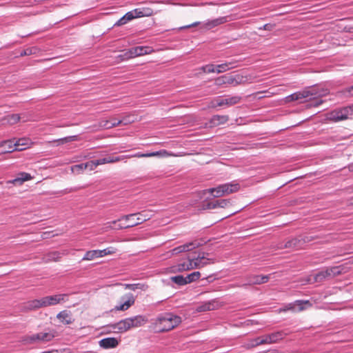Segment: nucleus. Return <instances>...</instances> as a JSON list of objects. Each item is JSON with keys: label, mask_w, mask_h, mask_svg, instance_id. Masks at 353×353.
<instances>
[{"label": "nucleus", "mask_w": 353, "mask_h": 353, "mask_svg": "<svg viewBox=\"0 0 353 353\" xmlns=\"http://www.w3.org/2000/svg\"><path fill=\"white\" fill-rule=\"evenodd\" d=\"M181 323V318L172 313H165L159 315L152 324V327L156 332H168Z\"/></svg>", "instance_id": "obj_1"}, {"label": "nucleus", "mask_w": 353, "mask_h": 353, "mask_svg": "<svg viewBox=\"0 0 353 353\" xmlns=\"http://www.w3.org/2000/svg\"><path fill=\"white\" fill-rule=\"evenodd\" d=\"M148 322V319L143 315H137L125 318L112 325L117 333H124L128 330L143 326Z\"/></svg>", "instance_id": "obj_2"}, {"label": "nucleus", "mask_w": 353, "mask_h": 353, "mask_svg": "<svg viewBox=\"0 0 353 353\" xmlns=\"http://www.w3.org/2000/svg\"><path fill=\"white\" fill-rule=\"evenodd\" d=\"M178 157V155L172 154L169 153L168 151L163 150L157 152H153L150 153H136L132 155H124V156H109L103 159H100L101 165L106 163H114L121 161H123L126 159L130 158H141V157Z\"/></svg>", "instance_id": "obj_3"}, {"label": "nucleus", "mask_w": 353, "mask_h": 353, "mask_svg": "<svg viewBox=\"0 0 353 353\" xmlns=\"http://www.w3.org/2000/svg\"><path fill=\"white\" fill-rule=\"evenodd\" d=\"M152 217L150 211L143 210L140 212L130 214L121 216L119 219L111 221L110 224H116L119 221H125L129 228L140 225Z\"/></svg>", "instance_id": "obj_4"}, {"label": "nucleus", "mask_w": 353, "mask_h": 353, "mask_svg": "<svg viewBox=\"0 0 353 353\" xmlns=\"http://www.w3.org/2000/svg\"><path fill=\"white\" fill-rule=\"evenodd\" d=\"M327 94V90H322V93H320L316 88H308L302 91L294 92L285 98V102L289 103L294 101H297L308 97H314L316 96L323 97Z\"/></svg>", "instance_id": "obj_5"}, {"label": "nucleus", "mask_w": 353, "mask_h": 353, "mask_svg": "<svg viewBox=\"0 0 353 353\" xmlns=\"http://www.w3.org/2000/svg\"><path fill=\"white\" fill-rule=\"evenodd\" d=\"M55 337V331L39 332L31 336H26L22 342L24 344H33L36 343H46L52 341Z\"/></svg>", "instance_id": "obj_6"}, {"label": "nucleus", "mask_w": 353, "mask_h": 353, "mask_svg": "<svg viewBox=\"0 0 353 353\" xmlns=\"http://www.w3.org/2000/svg\"><path fill=\"white\" fill-rule=\"evenodd\" d=\"M251 79H248L246 77L241 75L230 76L223 75L215 79V84L218 86L223 85L224 84H231L233 85H237L239 84H245L252 83Z\"/></svg>", "instance_id": "obj_7"}, {"label": "nucleus", "mask_w": 353, "mask_h": 353, "mask_svg": "<svg viewBox=\"0 0 353 353\" xmlns=\"http://www.w3.org/2000/svg\"><path fill=\"white\" fill-rule=\"evenodd\" d=\"M342 269L341 266L327 268L325 270H323L315 274L314 277V281L322 282L325 279H329L339 276L341 274Z\"/></svg>", "instance_id": "obj_8"}, {"label": "nucleus", "mask_w": 353, "mask_h": 353, "mask_svg": "<svg viewBox=\"0 0 353 353\" xmlns=\"http://www.w3.org/2000/svg\"><path fill=\"white\" fill-rule=\"evenodd\" d=\"M352 113V110L350 107H345L340 109L334 110L327 114L328 120L333 122L344 121L348 119L349 116Z\"/></svg>", "instance_id": "obj_9"}, {"label": "nucleus", "mask_w": 353, "mask_h": 353, "mask_svg": "<svg viewBox=\"0 0 353 353\" xmlns=\"http://www.w3.org/2000/svg\"><path fill=\"white\" fill-rule=\"evenodd\" d=\"M68 301V295L66 294H58L41 298L43 307L55 305Z\"/></svg>", "instance_id": "obj_10"}, {"label": "nucleus", "mask_w": 353, "mask_h": 353, "mask_svg": "<svg viewBox=\"0 0 353 353\" xmlns=\"http://www.w3.org/2000/svg\"><path fill=\"white\" fill-rule=\"evenodd\" d=\"M241 100V97L238 95L229 97L225 99L216 98L211 102L210 107L215 108L216 106L223 105L231 106L239 103Z\"/></svg>", "instance_id": "obj_11"}, {"label": "nucleus", "mask_w": 353, "mask_h": 353, "mask_svg": "<svg viewBox=\"0 0 353 353\" xmlns=\"http://www.w3.org/2000/svg\"><path fill=\"white\" fill-rule=\"evenodd\" d=\"M309 237L303 238H294L287 241L285 243L281 244L278 247L279 249L292 248V249H301L304 243L310 241Z\"/></svg>", "instance_id": "obj_12"}, {"label": "nucleus", "mask_w": 353, "mask_h": 353, "mask_svg": "<svg viewBox=\"0 0 353 353\" xmlns=\"http://www.w3.org/2000/svg\"><path fill=\"white\" fill-rule=\"evenodd\" d=\"M153 49L150 46H137L130 48L128 52L124 54V56L127 59L136 57L138 56H143L145 54H151L153 52Z\"/></svg>", "instance_id": "obj_13"}, {"label": "nucleus", "mask_w": 353, "mask_h": 353, "mask_svg": "<svg viewBox=\"0 0 353 353\" xmlns=\"http://www.w3.org/2000/svg\"><path fill=\"white\" fill-rule=\"evenodd\" d=\"M270 275H258V274H250L247 276L246 281L247 283L243 284L242 285H237L238 287H245L247 285H261L267 283L270 278Z\"/></svg>", "instance_id": "obj_14"}, {"label": "nucleus", "mask_w": 353, "mask_h": 353, "mask_svg": "<svg viewBox=\"0 0 353 353\" xmlns=\"http://www.w3.org/2000/svg\"><path fill=\"white\" fill-rule=\"evenodd\" d=\"M201 243L196 241H191L183 245H179L171 250L169 252L171 255H177L182 252L191 251L196 248H199Z\"/></svg>", "instance_id": "obj_15"}, {"label": "nucleus", "mask_w": 353, "mask_h": 353, "mask_svg": "<svg viewBox=\"0 0 353 353\" xmlns=\"http://www.w3.org/2000/svg\"><path fill=\"white\" fill-rule=\"evenodd\" d=\"M43 308L41 298L28 301L21 305V310L23 312H29Z\"/></svg>", "instance_id": "obj_16"}, {"label": "nucleus", "mask_w": 353, "mask_h": 353, "mask_svg": "<svg viewBox=\"0 0 353 353\" xmlns=\"http://www.w3.org/2000/svg\"><path fill=\"white\" fill-rule=\"evenodd\" d=\"M193 270L192 260L190 257L185 261H181L177 265L171 268V272H182Z\"/></svg>", "instance_id": "obj_17"}, {"label": "nucleus", "mask_w": 353, "mask_h": 353, "mask_svg": "<svg viewBox=\"0 0 353 353\" xmlns=\"http://www.w3.org/2000/svg\"><path fill=\"white\" fill-rule=\"evenodd\" d=\"M121 300L123 301V303L119 305H116L114 308L115 311H126L132 305L134 304L135 299L134 296L129 293L126 294L121 297Z\"/></svg>", "instance_id": "obj_18"}, {"label": "nucleus", "mask_w": 353, "mask_h": 353, "mask_svg": "<svg viewBox=\"0 0 353 353\" xmlns=\"http://www.w3.org/2000/svg\"><path fill=\"white\" fill-rule=\"evenodd\" d=\"M192 263H193V270L194 269H200L202 268L209 264H212L214 263V260L207 258L203 254L202 256L199 255L196 258H192Z\"/></svg>", "instance_id": "obj_19"}, {"label": "nucleus", "mask_w": 353, "mask_h": 353, "mask_svg": "<svg viewBox=\"0 0 353 353\" xmlns=\"http://www.w3.org/2000/svg\"><path fill=\"white\" fill-rule=\"evenodd\" d=\"M13 140L14 143V147L17 148V151H22L27 148H31L34 145V143L28 137H23Z\"/></svg>", "instance_id": "obj_20"}, {"label": "nucleus", "mask_w": 353, "mask_h": 353, "mask_svg": "<svg viewBox=\"0 0 353 353\" xmlns=\"http://www.w3.org/2000/svg\"><path fill=\"white\" fill-rule=\"evenodd\" d=\"M230 17H221L215 19L208 21L204 23L202 26V28L206 30H210L213 28H215L219 25L223 24L228 21H230L231 19H229Z\"/></svg>", "instance_id": "obj_21"}, {"label": "nucleus", "mask_w": 353, "mask_h": 353, "mask_svg": "<svg viewBox=\"0 0 353 353\" xmlns=\"http://www.w3.org/2000/svg\"><path fill=\"white\" fill-rule=\"evenodd\" d=\"M224 195H228L239 191L241 185L236 181L221 185Z\"/></svg>", "instance_id": "obj_22"}, {"label": "nucleus", "mask_w": 353, "mask_h": 353, "mask_svg": "<svg viewBox=\"0 0 353 353\" xmlns=\"http://www.w3.org/2000/svg\"><path fill=\"white\" fill-rule=\"evenodd\" d=\"M57 318L65 325H70L74 321L72 312L68 310L61 311L57 314Z\"/></svg>", "instance_id": "obj_23"}, {"label": "nucleus", "mask_w": 353, "mask_h": 353, "mask_svg": "<svg viewBox=\"0 0 353 353\" xmlns=\"http://www.w3.org/2000/svg\"><path fill=\"white\" fill-rule=\"evenodd\" d=\"M14 151H17V148L14 147L13 139L6 140L0 143V155Z\"/></svg>", "instance_id": "obj_24"}, {"label": "nucleus", "mask_w": 353, "mask_h": 353, "mask_svg": "<svg viewBox=\"0 0 353 353\" xmlns=\"http://www.w3.org/2000/svg\"><path fill=\"white\" fill-rule=\"evenodd\" d=\"M219 307V303L216 300H212L202 303L198 306L196 310L199 312L214 310Z\"/></svg>", "instance_id": "obj_25"}, {"label": "nucleus", "mask_w": 353, "mask_h": 353, "mask_svg": "<svg viewBox=\"0 0 353 353\" xmlns=\"http://www.w3.org/2000/svg\"><path fill=\"white\" fill-rule=\"evenodd\" d=\"M118 344L117 339L114 337L105 338L99 341V345L105 349L116 347Z\"/></svg>", "instance_id": "obj_26"}, {"label": "nucleus", "mask_w": 353, "mask_h": 353, "mask_svg": "<svg viewBox=\"0 0 353 353\" xmlns=\"http://www.w3.org/2000/svg\"><path fill=\"white\" fill-rule=\"evenodd\" d=\"M229 120L228 115H214L210 121V127L217 126L225 123Z\"/></svg>", "instance_id": "obj_27"}, {"label": "nucleus", "mask_w": 353, "mask_h": 353, "mask_svg": "<svg viewBox=\"0 0 353 353\" xmlns=\"http://www.w3.org/2000/svg\"><path fill=\"white\" fill-rule=\"evenodd\" d=\"M134 14V19L142 17H149L153 13L152 10L149 8H137L132 10Z\"/></svg>", "instance_id": "obj_28"}, {"label": "nucleus", "mask_w": 353, "mask_h": 353, "mask_svg": "<svg viewBox=\"0 0 353 353\" xmlns=\"http://www.w3.org/2000/svg\"><path fill=\"white\" fill-rule=\"evenodd\" d=\"M20 115L18 114H12L5 117L2 119L3 124L14 125L20 121Z\"/></svg>", "instance_id": "obj_29"}, {"label": "nucleus", "mask_w": 353, "mask_h": 353, "mask_svg": "<svg viewBox=\"0 0 353 353\" xmlns=\"http://www.w3.org/2000/svg\"><path fill=\"white\" fill-rule=\"evenodd\" d=\"M121 125V121L117 123L111 124V121L108 119L101 120L98 124L99 129H110L117 126Z\"/></svg>", "instance_id": "obj_30"}, {"label": "nucleus", "mask_w": 353, "mask_h": 353, "mask_svg": "<svg viewBox=\"0 0 353 353\" xmlns=\"http://www.w3.org/2000/svg\"><path fill=\"white\" fill-rule=\"evenodd\" d=\"M134 19V14L133 12H127L123 17H121L119 20H118L114 26H121L125 23H127L128 21L132 20Z\"/></svg>", "instance_id": "obj_31"}, {"label": "nucleus", "mask_w": 353, "mask_h": 353, "mask_svg": "<svg viewBox=\"0 0 353 353\" xmlns=\"http://www.w3.org/2000/svg\"><path fill=\"white\" fill-rule=\"evenodd\" d=\"M205 192H208L213 195L214 197H221L225 196L223 192V189L221 185H218L216 188H209L208 190H204Z\"/></svg>", "instance_id": "obj_32"}, {"label": "nucleus", "mask_w": 353, "mask_h": 353, "mask_svg": "<svg viewBox=\"0 0 353 353\" xmlns=\"http://www.w3.org/2000/svg\"><path fill=\"white\" fill-rule=\"evenodd\" d=\"M295 304L296 307H298L296 312H301L312 306V304L309 301L297 300L295 301Z\"/></svg>", "instance_id": "obj_33"}, {"label": "nucleus", "mask_w": 353, "mask_h": 353, "mask_svg": "<svg viewBox=\"0 0 353 353\" xmlns=\"http://www.w3.org/2000/svg\"><path fill=\"white\" fill-rule=\"evenodd\" d=\"M125 288L135 291L137 290H146L148 285L143 283L125 284Z\"/></svg>", "instance_id": "obj_34"}, {"label": "nucleus", "mask_w": 353, "mask_h": 353, "mask_svg": "<svg viewBox=\"0 0 353 353\" xmlns=\"http://www.w3.org/2000/svg\"><path fill=\"white\" fill-rule=\"evenodd\" d=\"M121 221L117 222L116 224H112L108 222L106 225H108L107 228H109L110 229H117V230H122V229H126L128 228V226L127 225V223L125 221H123V223H121Z\"/></svg>", "instance_id": "obj_35"}, {"label": "nucleus", "mask_w": 353, "mask_h": 353, "mask_svg": "<svg viewBox=\"0 0 353 353\" xmlns=\"http://www.w3.org/2000/svg\"><path fill=\"white\" fill-rule=\"evenodd\" d=\"M232 63H231V62L225 63L218 65L216 66V72L217 73L225 72V71L230 70V68H234V66H232Z\"/></svg>", "instance_id": "obj_36"}, {"label": "nucleus", "mask_w": 353, "mask_h": 353, "mask_svg": "<svg viewBox=\"0 0 353 353\" xmlns=\"http://www.w3.org/2000/svg\"><path fill=\"white\" fill-rule=\"evenodd\" d=\"M97 258H99L98 252H97V250H90V251L86 252V253L85 254V255L83 258V260L91 261V260H93Z\"/></svg>", "instance_id": "obj_37"}, {"label": "nucleus", "mask_w": 353, "mask_h": 353, "mask_svg": "<svg viewBox=\"0 0 353 353\" xmlns=\"http://www.w3.org/2000/svg\"><path fill=\"white\" fill-rule=\"evenodd\" d=\"M270 336L271 338L272 343H274L282 340L285 336V334L283 332H276L270 334Z\"/></svg>", "instance_id": "obj_38"}, {"label": "nucleus", "mask_w": 353, "mask_h": 353, "mask_svg": "<svg viewBox=\"0 0 353 353\" xmlns=\"http://www.w3.org/2000/svg\"><path fill=\"white\" fill-rule=\"evenodd\" d=\"M201 276V273L199 272H194L187 276H185V281H187V284L190 283L193 281L198 280Z\"/></svg>", "instance_id": "obj_39"}, {"label": "nucleus", "mask_w": 353, "mask_h": 353, "mask_svg": "<svg viewBox=\"0 0 353 353\" xmlns=\"http://www.w3.org/2000/svg\"><path fill=\"white\" fill-rule=\"evenodd\" d=\"M97 252L99 257H103L106 255L114 254L116 252V249L114 248H108L101 250H97Z\"/></svg>", "instance_id": "obj_40"}, {"label": "nucleus", "mask_w": 353, "mask_h": 353, "mask_svg": "<svg viewBox=\"0 0 353 353\" xmlns=\"http://www.w3.org/2000/svg\"><path fill=\"white\" fill-rule=\"evenodd\" d=\"M171 281L179 285H184L187 284L185 278L182 275H178L170 278Z\"/></svg>", "instance_id": "obj_41"}, {"label": "nucleus", "mask_w": 353, "mask_h": 353, "mask_svg": "<svg viewBox=\"0 0 353 353\" xmlns=\"http://www.w3.org/2000/svg\"><path fill=\"white\" fill-rule=\"evenodd\" d=\"M260 345H263L262 338L261 336L256 337L254 339L250 341V342L246 345L247 347H254Z\"/></svg>", "instance_id": "obj_42"}, {"label": "nucleus", "mask_w": 353, "mask_h": 353, "mask_svg": "<svg viewBox=\"0 0 353 353\" xmlns=\"http://www.w3.org/2000/svg\"><path fill=\"white\" fill-rule=\"evenodd\" d=\"M84 164H85L84 167H85V169L88 168L90 170H93L98 165H101V163H100V160L97 159V160H94V161H88V162H87V163H85Z\"/></svg>", "instance_id": "obj_43"}, {"label": "nucleus", "mask_w": 353, "mask_h": 353, "mask_svg": "<svg viewBox=\"0 0 353 353\" xmlns=\"http://www.w3.org/2000/svg\"><path fill=\"white\" fill-rule=\"evenodd\" d=\"M218 208H228L232 205L230 199H220L217 200Z\"/></svg>", "instance_id": "obj_44"}, {"label": "nucleus", "mask_w": 353, "mask_h": 353, "mask_svg": "<svg viewBox=\"0 0 353 353\" xmlns=\"http://www.w3.org/2000/svg\"><path fill=\"white\" fill-rule=\"evenodd\" d=\"M119 121H121V125H128L134 121V117L131 115H127L124 117L122 119H119Z\"/></svg>", "instance_id": "obj_45"}, {"label": "nucleus", "mask_w": 353, "mask_h": 353, "mask_svg": "<svg viewBox=\"0 0 353 353\" xmlns=\"http://www.w3.org/2000/svg\"><path fill=\"white\" fill-rule=\"evenodd\" d=\"M60 258H61L60 254L59 252H54L50 253L48 255L47 261H57L59 260Z\"/></svg>", "instance_id": "obj_46"}, {"label": "nucleus", "mask_w": 353, "mask_h": 353, "mask_svg": "<svg viewBox=\"0 0 353 353\" xmlns=\"http://www.w3.org/2000/svg\"><path fill=\"white\" fill-rule=\"evenodd\" d=\"M84 163H81L78 165H75L71 168V170L73 172H77V174H80L83 170H86Z\"/></svg>", "instance_id": "obj_47"}, {"label": "nucleus", "mask_w": 353, "mask_h": 353, "mask_svg": "<svg viewBox=\"0 0 353 353\" xmlns=\"http://www.w3.org/2000/svg\"><path fill=\"white\" fill-rule=\"evenodd\" d=\"M79 139H79V136L73 135V136L61 138V141H62V143H63L65 144L68 142L79 141Z\"/></svg>", "instance_id": "obj_48"}, {"label": "nucleus", "mask_w": 353, "mask_h": 353, "mask_svg": "<svg viewBox=\"0 0 353 353\" xmlns=\"http://www.w3.org/2000/svg\"><path fill=\"white\" fill-rule=\"evenodd\" d=\"M26 181V179L19 178L16 177L15 179L12 180L8 181V183H12L14 185H21Z\"/></svg>", "instance_id": "obj_49"}, {"label": "nucleus", "mask_w": 353, "mask_h": 353, "mask_svg": "<svg viewBox=\"0 0 353 353\" xmlns=\"http://www.w3.org/2000/svg\"><path fill=\"white\" fill-rule=\"evenodd\" d=\"M35 51H36L35 48H27V49H25L23 51H21V52L20 53V56L24 57V56L30 55V54L34 53Z\"/></svg>", "instance_id": "obj_50"}, {"label": "nucleus", "mask_w": 353, "mask_h": 353, "mask_svg": "<svg viewBox=\"0 0 353 353\" xmlns=\"http://www.w3.org/2000/svg\"><path fill=\"white\" fill-rule=\"evenodd\" d=\"M204 72L210 73L216 72L214 65H206L202 68Z\"/></svg>", "instance_id": "obj_51"}, {"label": "nucleus", "mask_w": 353, "mask_h": 353, "mask_svg": "<svg viewBox=\"0 0 353 353\" xmlns=\"http://www.w3.org/2000/svg\"><path fill=\"white\" fill-rule=\"evenodd\" d=\"M17 177L26 179V181H30L33 178L29 173L27 172H20L17 174Z\"/></svg>", "instance_id": "obj_52"}, {"label": "nucleus", "mask_w": 353, "mask_h": 353, "mask_svg": "<svg viewBox=\"0 0 353 353\" xmlns=\"http://www.w3.org/2000/svg\"><path fill=\"white\" fill-rule=\"evenodd\" d=\"M281 310L283 312H285L287 310H292L293 312H296L295 302L288 304L284 309H283Z\"/></svg>", "instance_id": "obj_53"}, {"label": "nucleus", "mask_w": 353, "mask_h": 353, "mask_svg": "<svg viewBox=\"0 0 353 353\" xmlns=\"http://www.w3.org/2000/svg\"><path fill=\"white\" fill-rule=\"evenodd\" d=\"M262 343L263 344H272V341L270 334L262 336Z\"/></svg>", "instance_id": "obj_54"}, {"label": "nucleus", "mask_w": 353, "mask_h": 353, "mask_svg": "<svg viewBox=\"0 0 353 353\" xmlns=\"http://www.w3.org/2000/svg\"><path fill=\"white\" fill-rule=\"evenodd\" d=\"M218 208L217 201L213 202H209L207 203L205 208L206 209H215Z\"/></svg>", "instance_id": "obj_55"}, {"label": "nucleus", "mask_w": 353, "mask_h": 353, "mask_svg": "<svg viewBox=\"0 0 353 353\" xmlns=\"http://www.w3.org/2000/svg\"><path fill=\"white\" fill-rule=\"evenodd\" d=\"M274 25H272V24H265L262 28H260V29L261 30H272V28H274Z\"/></svg>", "instance_id": "obj_56"}, {"label": "nucleus", "mask_w": 353, "mask_h": 353, "mask_svg": "<svg viewBox=\"0 0 353 353\" xmlns=\"http://www.w3.org/2000/svg\"><path fill=\"white\" fill-rule=\"evenodd\" d=\"M199 23H200L199 22H195V23H193L192 24L181 27V29L189 28H191V27H194V26H198Z\"/></svg>", "instance_id": "obj_57"}, {"label": "nucleus", "mask_w": 353, "mask_h": 353, "mask_svg": "<svg viewBox=\"0 0 353 353\" xmlns=\"http://www.w3.org/2000/svg\"><path fill=\"white\" fill-rule=\"evenodd\" d=\"M48 143H56L58 145L64 144L63 143H62L61 139H56L52 141H49Z\"/></svg>", "instance_id": "obj_58"}, {"label": "nucleus", "mask_w": 353, "mask_h": 353, "mask_svg": "<svg viewBox=\"0 0 353 353\" xmlns=\"http://www.w3.org/2000/svg\"><path fill=\"white\" fill-rule=\"evenodd\" d=\"M346 91L350 93V95H353V85L347 88Z\"/></svg>", "instance_id": "obj_59"}, {"label": "nucleus", "mask_w": 353, "mask_h": 353, "mask_svg": "<svg viewBox=\"0 0 353 353\" xmlns=\"http://www.w3.org/2000/svg\"><path fill=\"white\" fill-rule=\"evenodd\" d=\"M110 120L111 121V124H113V123H118L119 119H117L115 118H111Z\"/></svg>", "instance_id": "obj_60"}, {"label": "nucleus", "mask_w": 353, "mask_h": 353, "mask_svg": "<svg viewBox=\"0 0 353 353\" xmlns=\"http://www.w3.org/2000/svg\"><path fill=\"white\" fill-rule=\"evenodd\" d=\"M350 201H351V203L352 204V202H353L352 198H351Z\"/></svg>", "instance_id": "obj_61"}, {"label": "nucleus", "mask_w": 353, "mask_h": 353, "mask_svg": "<svg viewBox=\"0 0 353 353\" xmlns=\"http://www.w3.org/2000/svg\"><path fill=\"white\" fill-rule=\"evenodd\" d=\"M352 199H353V197H352ZM352 204H353V202H352Z\"/></svg>", "instance_id": "obj_62"}]
</instances>
